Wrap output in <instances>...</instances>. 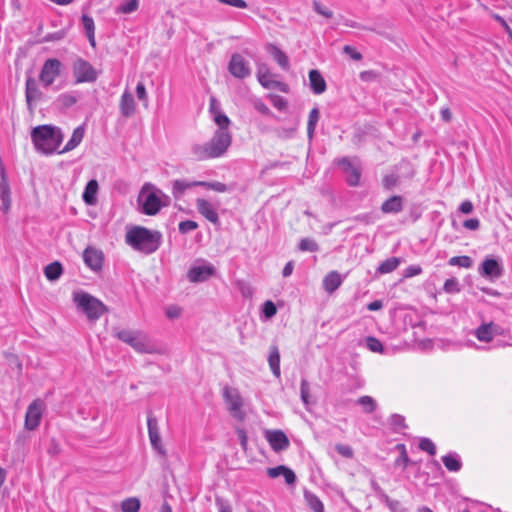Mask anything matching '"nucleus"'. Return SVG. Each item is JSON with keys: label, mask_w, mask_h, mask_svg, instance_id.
I'll use <instances>...</instances> for the list:
<instances>
[{"label": "nucleus", "mask_w": 512, "mask_h": 512, "mask_svg": "<svg viewBox=\"0 0 512 512\" xmlns=\"http://www.w3.org/2000/svg\"><path fill=\"white\" fill-rule=\"evenodd\" d=\"M269 76H270V73H269L267 67H265V66L259 67L258 72H257V78H258L259 83L265 88L271 87V81L269 80Z\"/></svg>", "instance_id": "obj_46"}, {"label": "nucleus", "mask_w": 512, "mask_h": 512, "mask_svg": "<svg viewBox=\"0 0 512 512\" xmlns=\"http://www.w3.org/2000/svg\"><path fill=\"white\" fill-rule=\"evenodd\" d=\"M342 284L341 275L337 271L329 272L323 279V288L328 293H333Z\"/></svg>", "instance_id": "obj_26"}, {"label": "nucleus", "mask_w": 512, "mask_h": 512, "mask_svg": "<svg viewBox=\"0 0 512 512\" xmlns=\"http://www.w3.org/2000/svg\"><path fill=\"white\" fill-rule=\"evenodd\" d=\"M147 427H148V435L150 440H159L161 438L158 421L157 419L150 413L147 417Z\"/></svg>", "instance_id": "obj_38"}, {"label": "nucleus", "mask_w": 512, "mask_h": 512, "mask_svg": "<svg viewBox=\"0 0 512 512\" xmlns=\"http://www.w3.org/2000/svg\"><path fill=\"white\" fill-rule=\"evenodd\" d=\"M397 447L401 450V453L399 457L395 460V465L402 466V468L405 469L410 462L405 445L400 444Z\"/></svg>", "instance_id": "obj_51"}, {"label": "nucleus", "mask_w": 512, "mask_h": 512, "mask_svg": "<svg viewBox=\"0 0 512 512\" xmlns=\"http://www.w3.org/2000/svg\"><path fill=\"white\" fill-rule=\"evenodd\" d=\"M389 422H390V425L393 427L394 431H397V432L407 427L405 424L404 416H402L400 414L391 415Z\"/></svg>", "instance_id": "obj_48"}, {"label": "nucleus", "mask_w": 512, "mask_h": 512, "mask_svg": "<svg viewBox=\"0 0 512 512\" xmlns=\"http://www.w3.org/2000/svg\"><path fill=\"white\" fill-rule=\"evenodd\" d=\"M215 504L218 508V512H232V507L229 501L222 497H216Z\"/></svg>", "instance_id": "obj_59"}, {"label": "nucleus", "mask_w": 512, "mask_h": 512, "mask_svg": "<svg viewBox=\"0 0 512 512\" xmlns=\"http://www.w3.org/2000/svg\"><path fill=\"white\" fill-rule=\"evenodd\" d=\"M84 137V128L83 126H78L74 129L71 138L66 143L64 148L59 152L60 154L69 152L75 149L83 140Z\"/></svg>", "instance_id": "obj_29"}, {"label": "nucleus", "mask_w": 512, "mask_h": 512, "mask_svg": "<svg viewBox=\"0 0 512 512\" xmlns=\"http://www.w3.org/2000/svg\"><path fill=\"white\" fill-rule=\"evenodd\" d=\"M308 76H309V85L314 94L320 95L326 91V89H327L326 81L318 70H316V69L310 70Z\"/></svg>", "instance_id": "obj_22"}, {"label": "nucleus", "mask_w": 512, "mask_h": 512, "mask_svg": "<svg viewBox=\"0 0 512 512\" xmlns=\"http://www.w3.org/2000/svg\"><path fill=\"white\" fill-rule=\"evenodd\" d=\"M443 290L448 294H454L460 292V284L456 278H449L443 285Z\"/></svg>", "instance_id": "obj_47"}, {"label": "nucleus", "mask_w": 512, "mask_h": 512, "mask_svg": "<svg viewBox=\"0 0 512 512\" xmlns=\"http://www.w3.org/2000/svg\"><path fill=\"white\" fill-rule=\"evenodd\" d=\"M265 437L270 447L275 452L286 450L290 445L288 437L281 430L266 431Z\"/></svg>", "instance_id": "obj_17"}, {"label": "nucleus", "mask_w": 512, "mask_h": 512, "mask_svg": "<svg viewBox=\"0 0 512 512\" xmlns=\"http://www.w3.org/2000/svg\"><path fill=\"white\" fill-rule=\"evenodd\" d=\"M262 312L264 316L269 319L272 318L277 313V308L272 301L267 300L263 304Z\"/></svg>", "instance_id": "obj_56"}, {"label": "nucleus", "mask_w": 512, "mask_h": 512, "mask_svg": "<svg viewBox=\"0 0 512 512\" xmlns=\"http://www.w3.org/2000/svg\"><path fill=\"white\" fill-rule=\"evenodd\" d=\"M162 235L142 226H135L125 235L126 243L134 250L144 254L155 252L161 244Z\"/></svg>", "instance_id": "obj_2"}, {"label": "nucleus", "mask_w": 512, "mask_h": 512, "mask_svg": "<svg viewBox=\"0 0 512 512\" xmlns=\"http://www.w3.org/2000/svg\"><path fill=\"white\" fill-rule=\"evenodd\" d=\"M448 264L450 266H458L461 268L469 269L473 265V261L469 256L463 255V256H454L449 259Z\"/></svg>", "instance_id": "obj_39"}, {"label": "nucleus", "mask_w": 512, "mask_h": 512, "mask_svg": "<svg viewBox=\"0 0 512 512\" xmlns=\"http://www.w3.org/2000/svg\"><path fill=\"white\" fill-rule=\"evenodd\" d=\"M161 191L154 190V187L150 184H145L141 189L138 196V203L141 205V212L146 215H156L160 209L165 206L161 202L160 196Z\"/></svg>", "instance_id": "obj_5"}, {"label": "nucleus", "mask_w": 512, "mask_h": 512, "mask_svg": "<svg viewBox=\"0 0 512 512\" xmlns=\"http://www.w3.org/2000/svg\"><path fill=\"white\" fill-rule=\"evenodd\" d=\"M194 184L193 181H189L187 179H176L172 182V195L175 199H181L185 192L193 188Z\"/></svg>", "instance_id": "obj_27"}, {"label": "nucleus", "mask_w": 512, "mask_h": 512, "mask_svg": "<svg viewBox=\"0 0 512 512\" xmlns=\"http://www.w3.org/2000/svg\"><path fill=\"white\" fill-rule=\"evenodd\" d=\"M73 302L78 310L83 312L89 321H97L108 311L106 305L91 294L78 291L73 293Z\"/></svg>", "instance_id": "obj_4"}, {"label": "nucleus", "mask_w": 512, "mask_h": 512, "mask_svg": "<svg viewBox=\"0 0 512 512\" xmlns=\"http://www.w3.org/2000/svg\"><path fill=\"white\" fill-rule=\"evenodd\" d=\"M231 144L232 134L229 130H215L209 141L193 144L190 154L195 161L220 158L226 154Z\"/></svg>", "instance_id": "obj_1"}, {"label": "nucleus", "mask_w": 512, "mask_h": 512, "mask_svg": "<svg viewBox=\"0 0 512 512\" xmlns=\"http://www.w3.org/2000/svg\"><path fill=\"white\" fill-rule=\"evenodd\" d=\"M298 249L302 252H317L319 251V245L312 238H302L298 244Z\"/></svg>", "instance_id": "obj_40"}, {"label": "nucleus", "mask_w": 512, "mask_h": 512, "mask_svg": "<svg viewBox=\"0 0 512 512\" xmlns=\"http://www.w3.org/2000/svg\"><path fill=\"white\" fill-rule=\"evenodd\" d=\"M400 264V259L397 257H390L384 260L377 268V272L380 274L391 273L397 269Z\"/></svg>", "instance_id": "obj_36"}, {"label": "nucleus", "mask_w": 512, "mask_h": 512, "mask_svg": "<svg viewBox=\"0 0 512 512\" xmlns=\"http://www.w3.org/2000/svg\"><path fill=\"white\" fill-rule=\"evenodd\" d=\"M0 175V200L2 202L0 209L6 214L11 207V190L4 168H1Z\"/></svg>", "instance_id": "obj_18"}, {"label": "nucleus", "mask_w": 512, "mask_h": 512, "mask_svg": "<svg viewBox=\"0 0 512 512\" xmlns=\"http://www.w3.org/2000/svg\"><path fill=\"white\" fill-rule=\"evenodd\" d=\"M357 403L363 407L366 413H372L377 408V403L371 396H361L358 398Z\"/></svg>", "instance_id": "obj_42"}, {"label": "nucleus", "mask_w": 512, "mask_h": 512, "mask_svg": "<svg viewBox=\"0 0 512 512\" xmlns=\"http://www.w3.org/2000/svg\"><path fill=\"white\" fill-rule=\"evenodd\" d=\"M31 139L37 151L48 155L58 149L63 134L59 128L52 125H40L32 129Z\"/></svg>", "instance_id": "obj_3"}, {"label": "nucleus", "mask_w": 512, "mask_h": 512, "mask_svg": "<svg viewBox=\"0 0 512 512\" xmlns=\"http://www.w3.org/2000/svg\"><path fill=\"white\" fill-rule=\"evenodd\" d=\"M320 118V112L318 108H313L309 112L308 122H307V136L309 139L314 137L316 125Z\"/></svg>", "instance_id": "obj_35"}, {"label": "nucleus", "mask_w": 512, "mask_h": 512, "mask_svg": "<svg viewBox=\"0 0 512 512\" xmlns=\"http://www.w3.org/2000/svg\"><path fill=\"white\" fill-rule=\"evenodd\" d=\"M422 273V268L419 265H410L404 271V277L410 278Z\"/></svg>", "instance_id": "obj_62"}, {"label": "nucleus", "mask_w": 512, "mask_h": 512, "mask_svg": "<svg viewBox=\"0 0 512 512\" xmlns=\"http://www.w3.org/2000/svg\"><path fill=\"white\" fill-rule=\"evenodd\" d=\"M98 182L94 179L90 180L83 192V200L88 205H93L96 203V194L98 192Z\"/></svg>", "instance_id": "obj_31"}, {"label": "nucleus", "mask_w": 512, "mask_h": 512, "mask_svg": "<svg viewBox=\"0 0 512 512\" xmlns=\"http://www.w3.org/2000/svg\"><path fill=\"white\" fill-rule=\"evenodd\" d=\"M419 448L422 451L429 453L431 456H434L436 454V446L429 438H421L419 442Z\"/></svg>", "instance_id": "obj_50"}, {"label": "nucleus", "mask_w": 512, "mask_h": 512, "mask_svg": "<svg viewBox=\"0 0 512 512\" xmlns=\"http://www.w3.org/2000/svg\"><path fill=\"white\" fill-rule=\"evenodd\" d=\"M300 397L305 406H307L310 403V386L306 379L301 380Z\"/></svg>", "instance_id": "obj_49"}, {"label": "nucleus", "mask_w": 512, "mask_h": 512, "mask_svg": "<svg viewBox=\"0 0 512 512\" xmlns=\"http://www.w3.org/2000/svg\"><path fill=\"white\" fill-rule=\"evenodd\" d=\"M43 96L42 91L39 89L36 80L29 76L25 82V99L29 111L32 113L34 110V104L41 100Z\"/></svg>", "instance_id": "obj_16"}, {"label": "nucleus", "mask_w": 512, "mask_h": 512, "mask_svg": "<svg viewBox=\"0 0 512 512\" xmlns=\"http://www.w3.org/2000/svg\"><path fill=\"white\" fill-rule=\"evenodd\" d=\"M267 475L270 478H277L280 475H282L285 479V482L288 485H293L296 482V475L293 472V470H291L290 468H288L284 465H279L276 467L268 468Z\"/></svg>", "instance_id": "obj_23"}, {"label": "nucleus", "mask_w": 512, "mask_h": 512, "mask_svg": "<svg viewBox=\"0 0 512 512\" xmlns=\"http://www.w3.org/2000/svg\"><path fill=\"white\" fill-rule=\"evenodd\" d=\"M216 273V268L208 263L203 262L201 264L193 265L187 272V278L192 283H200L208 280L210 277L214 276Z\"/></svg>", "instance_id": "obj_11"}, {"label": "nucleus", "mask_w": 512, "mask_h": 512, "mask_svg": "<svg viewBox=\"0 0 512 512\" xmlns=\"http://www.w3.org/2000/svg\"><path fill=\"white\" fill-rule=\"evenodd\" d=\"M338 165L342 167L347 175L346 181L349 186L356 187L360 183L361 170L360 167L355 166L350 158L343 157L338 160Z\"/></svg>", "instance_id": "obj_15"}, {"label": "nucleus", "mask_w": 512, "mask_h": 512, "mask_svg": "<svg viewBox=\"0 0 512 512\" xmlns=\"http://www.w3.org/2000/svg\"><path fill=\"white\" fill-rule=\"evenodd\" d=\"M224 399L228 405V409L231 414L238 420H242L244 418V414L241 410L242 408V398L239 393L235 389H230L226 387L224 389Z\"/></svg>", "instance_id": "obj_13"}, {"label": "nucleus", "mask_w": 512, "mask_h": 512, "mask_svg": "<svg viewBox=\"0 0 512 512\" xmlns=\"http://www.w3.org/2000/svg\"><path fill=\"white\" fill-rule=\"evenodd\" d=\"M63 273L62 265L59 262L48 264L44 269V274L48 280H57Z\"/></svg>", "instance_id": "obj_37"}, {"label": "nucleus", "mask_w": 512, "mask_h": 512, "mask_svg": "<svg viewBox=\"0 0 512 512\" xmlns=\"http://www.w3.org/2000/svg\"><path fill=\"white\" fill-rule=\"evenodd\" d=\"M475 337L481 342H491L495 336L504 335V329L494 322L483 323L474 331Z\"/></svg>", "instance_id": "obj_14"}, {"label": "nucleus", "mask_w": 512, "mask_h": 512, "mask_svg": "<svg viewBox=\"0 0 512 512\" xmlns=\"http://www.w3.org/2000/svg\"><path fill=\"white\" fill-rule=\"evenodd\" d=\"M79 96V93L76 91L65 92L57 97L56 102L60 107L67 109L77 103Z\"/></svg>", "instance_id": "obj_34"}, {"label": "nucleus", "mask_w": 512, "mask_h": 512, "mask_svg": "<svg viewBox=\"0 0 512 512\" xmlns=\"http://www.w3.org/2000/svg\"><path fill=\"white\" fill-rule=\"evenodd\" d=\"M479 273L486 278H499L503 273V268L497 260L486 258L479 268Z\"/></svg>", "instance_id": "obj_19"}, {"label": "nucleus", "mask_w": 512, "mask_h": 512, "mask_svg": "<svg viewBox=\"0 0 512 512\" xmlns=\"http://www.w3.org/2000/svg\"><path fill=\"white\" fill-rule=\"evenodd\" d=\"M268 52L273 56L274 60L278 63V65L284 69L288 70L290 67L289 59L287 55L276 45L269 44L268 45Z\"/></svg>", "instance_id": "obj_28"}, {"label": "nucleus", "mask_w": 512, "mask_h": 512, "mask_svg": "<svg viewBox=\"0 0 512 512\" xmlns=\"http://www.w3.org/2000/svg\"><path fill=\"white\" fill-rule=\"evenodd\" d=\"M72 73L76 84L93 83L98 78L97 70L83 58H77L73 62Z\"/></svg>", "instance_id": "obj_7"}, {"label": "nucleus", "mask_w": 512, "mask_h": 512, "mask_svg": "<svg viewBox=\"0 0 512 512\" xmlns=\"http://www.w3.org/2000/svg\"><path fill=\"white\" fill-rule=\"evenodd\" d=\"M115 336L123 341L124 343L130 345L137 352L140 353H151L152 347L149 343L148 337L145 333L141 331H132V330H119L115 332Z\"/></svg>", "instance_id": "obj_6"}, {"label": "nucleus", "mask_w": 512, "mask_h": 512, "mask_svg": "<svg viewBox=\"0 0 512 512\" xmlns=\"http://www.w3.org/2000/svg\"><path fill=\"white\" fill-rule=\"evenodd\" d=\"M398 182V177L394 174L386 175L383 178V186L385 189L389 190L393 188Z\"/></svg>", "instance_id": "obj_63"}, {"label": "nucleus", "mask_w": 512, "mask_h": 512, "mask_svg": "<svg viewBox=\"0 0 512 512\" xmlns=\"http://www.w3.org/2000/svg\"><path fill=\"white\" fill-rule=\"evenodd\" d=\"M181 308L176 305H170L166 308L165 314L169 319H176L181 315Z\"/></svg>", "instance_id": "obj_61"}, {"label": "nucleus", "mask_w": 512, "mask_h": 512, "mask_svg": "<svg viewBox=\"0 0 512 512\" xmlns=\"http://www.w3.org/2000/svg\"><path fill=\"white\" fill-rule=\"evenodd\" d=\"M81 20H82V25H83L85 34H86L91 46L95 47V45H96L95 24H94L93 18L87 14H83Z\"/></svg>", "instance_id": "obj_32"}, {"label": "nucleus", "mask_w": 512, "mask_h": 512, "mask_svg": "<svg viewBox=\"0 0 512 512\" xmlns=\"http://www.w3.org/2000/svg\"><path fill=\"white\" fill-rule=\"evenodd\" d=\"M121 509L123 512H138L140 501L135 497L127 498L121 503Z\"/></svg>", "instance_id": "obj_43"}, {"label": "nucleus", "mask_w": 512, "mask_h": 512, "mask_svg": "<svg viewBox=\"0 0 512 512\" xmlns=\"http://www.w3.org/2000/svg\"><path fill=\"white\" fill-rule=\"evenodd\" d=\"M366 345L372 352L383 353V345L377 338L368 336L366 338Z\"/></svg>", "instance_id": "obj_52"}, {"label": "nucleus", "mask_w": 512, "mask_h": 512, "mask_svg": "<svg viewBox=\"0 0 512 512\" xmlns=\"http://www.w3.org/2000/svg\"><path fill=\"white\" fill-rule=\"evenodd\" d=\"M442 462L446 469L450 472H458L462 468V462L459 455L455 452H450L442 457Z\"/></svg>", "instance_id": "obj_30"}, {"label": "nucleus", "mask_w": 512, "mask_h": 512, "mask_svg": "<svg viewBox=\"0 0 512 512\" xmlns=\"http://www.w3.org/2000/svg\"><path fill=\"white\" fill-rule=\"evenodd\" d=\"M272 105L278 110H284L287 108V101L280 95H272L270 97Z\"/></svg>", "instance_id": "obj_60"}, {"label": "nucleus", "mask_w": 512, "mask_h": 512, "mask_svg": "<svg viewBox=\"0 0 512 512\" xmlns=\"http://www.w3.org/2000/svg\"><path fill=\"white\" fill-rule=\"evenodd\" d=\"M304 499L309 508L314 512H325L323 502L313 492L305 489Z\"/></svg>", "instance_id": "obj_33"}, {"label": "nucleus", "mask_w": 512, "mask_h": 512, "mask_svg": "<svg viewBox=\"0 0 512 512\" xmlns=\"http://www.w3.org/2000/svg\"><path fill=\"white\" fill-rule=\"evenodd\" d=\"M196 209L198 213L211 222L214 225L220 224V219L218 215V207L219 202H211L204 198H197L195 200Z\"/></svg>", "instance_id": "obj_10"}, {"label": "nucleus", "mask_w": 512, "mask_h": 512, "mask_svg": "<svg viewBox=\"0 0 512 512\" xmlns=\"http://www.w3.org/2000/svg\"><path fill=\"white\" fill-rule=\"evenodd\" d=\"M197 228H198V224H197V222H195L193 220L181 221L178 226L179 232L182 234L189 233L193 230H196Z\"/></svg>", "instance_id": "obj_53"}, {"label": "nucleus", "mask_w": 512, "mask_h": 512, "mask_svg": "<svg viewBox=\"0 0 512 512\" xmlns=\"http://www.w3.org/2000/svg\"><path fill=\"white\" fill-rule=\"evenodd\" d=\"M403 207V198L399 195H394L382 203L381 211L384 214H397L403 210Z\"/></svg>", "instance_id": "obj_24"}, {"label": "nucleus", "mask_w": 512, "mask_h": 512, "mask_svg": "<svg viewBox=\"0 0 512 512\" xmlns=\"http://www.w3.org/2000/svg\"><path fill=\"white\" fill-rule=\"evenodd\" d=\"M228 71L237 79L247 78L251 74L248 61L239 53L232 54L228 63Z\"/></svg>", "instance_id": "obj_12"}, {"label": "nucleus", "mask_w": 512, "mask_h": 512, "mask_svg": "<svg viewBox=\"0 0 512 512\" xmlns=\"http://www.w3.org/2000/svg\"><path fill=\"white\" fill-rule=\"evenodd\" d=\"M213 120L218 126L216 130H229L231 121L223 112H217V114L213 115Z\"/></svg>", "instance_id": "obj_45"}, {"label": "nucleus", "mask_w": 512, "mask_h": 512, "mask_svg": "<svg viewBox=\"0 0 512 512\" xmlns=\"http://www.w3.org/2000/svg\"><path fill=\"white\" fill-rule=\"evenodd\" d=\"M83 260L92 270H100L103 265V253L96 248L87 247L83 252Z\"/></svg>", "instance_id": "obj_20"}, {"label": "nucleus", "mask_w": 512, "mask_h": 512, "mask_svg": "<svg viewBox=\"0 0 512 512\" xmlns=\"http://www.w3.org/2000/svg\"><path fill=\"white\" fill-rule=\"evenodd\" d=\"M385 503L386 506L392 511V512H406V509L402 507V504L398 500H392L388 496L385 497Z\"/></svg>", "instance_id": "obj_57"}, {"label": "nucleus", "mask_w": 512, "mask_h": 512, "mask_svg": "<svg viewBox=\"0 0 512 512\" xmlns=\"http://www.w3.org/2000/svg\"><path fill=\"white\" fill-rule=\"evenodd\" d=\"M136 95H137V98L143 102V105L145 107H147L148 106V94H147L146 87H145L144 83L141 81L137 83Z\"/></svg>", "instance_id": "obj_54"}, {"label": "nucleus", "mask_w": 512, "mask_h": 512, "mask_svg": "<svg viewBox=\"0 0 512 512\" xmlns=\"http://www.w3.org/2000/svg\"><path fill=\"white\" fill-rule=\"evenodd\" d=\"M335 450L345 458H352L354 456V451L349 445L337 444Z\"/></svg>", "instance_id": "obj_58"}, {"label": "nucleus", "mask_w": 512, "mask_h": 512, "mask_svg": "<svg viewBox=\"0 0 512 512\" xmlns=\"http://www.w3.org/2000/svg\"><path fill=\"white\" fill-rule=\"evenodd\" d=\"M139 0H125L116 11L118 13L130 14L138 9Z\"/></svg>", "instance_id": "obj_44"}, {"label": "nucleus", "mask_w": 512, "mask_h": 512, "mask_svg": "<svg viewBox=\"0 0 512 512\" xmlns=\"http://www.w3.org/2000/svg\"><path fill=\"white\" fill-rule=\"evenodd\" d=\"M268 364H269L272 374L276 378H280V376H281L280 352H279V348L277 345H271L269 348Z\"/></svg>", "instance_id": "obj_25"}, {"label": "nucleus", "mask_w": 512, "mask_h": 512, "mask_svg": "<svg viewBox=\"0 0 512 512\" xmlns=\"http://www.w3.org/2000/svg\"><path fill=\"white\" fill-rule=\"evenodd\" d=\"M119 109L122 116L127 118L134 115L136 111L135 100L128 89H126L121 95Z\"/></svg>", "instance_id": "obj_21"}, {"label": "nucleus", "mask_w": 512, "mask_h": 512, "mask_svg": "<svg viewBox=\"0 0 512 512\" xmlns=\"http://www.w3.org/2000/svg\"><path fill=\"white\" fill-rule=\"evenodd\" d=\"M343 52L347 55H349L353 60H361L362 55L360 52H358L354 47L350 45H345L343 47Z\"/></svg>", "instance_id": "obj_64"}, {"label": "nucleus", "mask_w": 512, "mask_h": 512, "mask_svg": "<svg viewBox=\"0 0 512 512\" xmlns=\"http://www.w3.org/2000/svg\"><path fill=\"white\" fill-rule=\"evenodd\" d=\"M313 9L316 13H318L319 15H321L325 18L329 19V18L333 17V12L318 1L313 2Z\"/></svg>", "instance_id": "obj_55"}, {"label": "nucleus", "mask_w": 512, "mask_h": 512, "mask_svg": "<svg viewBox=\"0 0 512 512\" xmlns=\"http://www.w3.org/2000/svg\"><path fill=\"white\" fill-rule=\"evenodd\" d=\"M45 404L41 399L33 400L26 411L24 426L27 430H35L41 422Z\"/></svg>", "instance_id": "obj_9"}, {"label": "nucleus", "mask_w": 512, "mask_h": 512, "mask_svg": "<svg viewBox=\"0 0 512 512\" xmlns=\"http://www.w3.org/2000/svg\"><path fill=\"white\" fill-rule=\"evenodd\" d=\"M62 69V63L56 58L47 59L41 68L39 74V81L44 87L51 86L55 79L60 76Z\"/></svg>", "instance_id": "obj_8"}, {"label": "nucleus", "mask_w": 512, "mask_h": 512, "mask_svg": "<svg viewBox=\"0 0 512 512\" xmlns=\"http://www.w3.org/2000/svg\"><path fill=\"white\" fill-rule=\"evenodd\" d=\"M235 286L244 298H251L254 294L252 286L245 280H236Z\"/></svg>", "instance_id": "obj_41"}]
</instances>
